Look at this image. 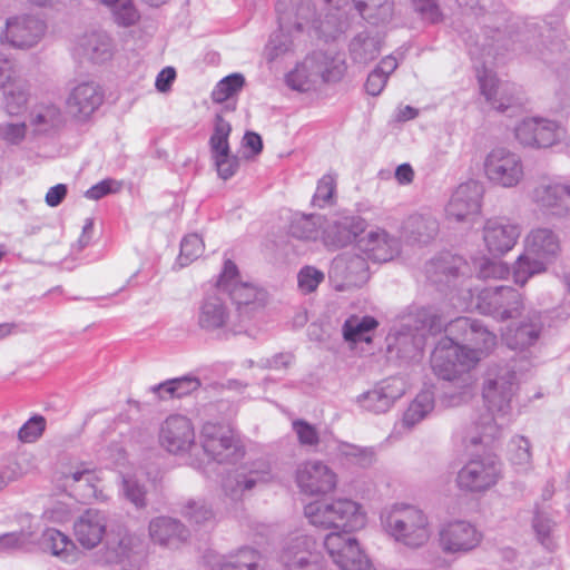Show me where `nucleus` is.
Here are the masks:
<instances>
[{
	"instance_id": "4be33fe9",
	"label": "nucleus",
	"mask_w": 570,
	"mask_h": 570,
	"mask_svg": "<svg viewBox=\"0 0 570 570\" xmlns=\"http://www.w3.org/2000/svg\"><path fill=\"white\" fill-rule=\"evenodd\" d=\"M296 482L301 491L306 494H326L336 488L337 475L324 462L308 460L298 465Z\"/></svg>"
},
{
	"instance_id": "9d476101",
	"label": "nucleus",
	"mask_w": 570,
	"mask_h": 570,
	"mask_svg": "<svg viewBox=\"0 0 570 570\" xmlns=\"http://www.w3.org/2000/svg\"><path fill=\"white\" fill-rule=\"evenodd\" d=\"M204 453L218 463H235L245 454V448L238 433L228 426L207 422L200 432Z\"/></svg>"
},
{
	"instance_id": "bf43d9fd",
	"label": "nucleus",
	"mask_w": 570,
	"mask_h": 570,
	"mask_svg": "<svg viewBox=\"0 0 570 570\" xmlns=\"http://www.w3.org/2000/svg\"><path fill=\"white\" fill-rule=\"evenodd\" d=\"M245 78L240 73H233L222 79L212 92V98L216 102H224L237 94L244 86Z\"/></svg>"
},
{
	"instance_id": "69168bd1",
	"label": "nucleus",
	"mask_w": 570,
	"mask_h": 570,
	"mask_svg": "<svg viewBox=\"0 0 570 570\" xmlns=\"http://www.w3.org/2000/svg\"><path fill=\"white\" fill-rule=\"evenodd\" d=\"M316 7V17L322 20L331 19L335 16L345 21L346 28L348 27L347 20L344 18L343 9L348 4V0H311Z\"/></svg>"
},
{
	"instance_id": "603ef678",
	"label": "nucleus",
	"mask_w": 570,
	"mask_h": 570,
	"mask_svg": "<svg viewBox=\"0 0 570 570\" xmlns=\"http://www.w3.org/2000/svg\"><path fill=\"white\" fill-rule=\"evenodd\" d=\"M122 493L125 498L135 507L142 508L146 505V489L140 483L144 473L137 469L134 471H121Z\"/></svg>"
},
{
	"instance_id": "6ab92c4d",
	"label": "nucleus",
	"mask_w": 570,
	"mask_h": 570,
	"mask_svg": "<svg viewBox=\"0 0 570 570\" xmlns=\"http://www.w3.org/2000/svg\"><path fill=\"white\" fill-rule=\"evenodd\" d=\"M475 307L482 314L507 320L520 312L522 298L520 293L512 287H488L479 293Z\"/></svg>"
},
{
	"instance_id": "1a4fd4ad",
	"label": "nucleus",
	"mask_w": 570,
	"mask_h": 570,
	"mask_svg": "<svg viewBox=\"0 0 570 570\" xmlns=\"http://www.w3.org/2000/svg\"><path fill=\"white\" fill-rule=\"evenodd\" d=\"M436 540L440 550L445 556L460 558L481 546L483 532L469 520L450 519L439 525Z\"/></svg>"
},
{
	"instance_id": "aec40b11",
	"label": "nucleus",
	"mask_w": 570,
	"mask_h": 570,
	"mask_svg": "<svg viewBox=\"0 0 570 570\" xmlns=\"http://www.w3.org/2000/svg\"><path fill=\"white\" fill-rule=\"evenodd\" d=\"M563 134L557 121L544 118H524L514 128L515 139L524 147H551L560 141Z\"/></svg>"
},
{
	"instance_id": "f8f14e48",
	"label": "nucleus",
	"mask_w": 570,
	"mask_h": 570,
	"mask_svg": "<svg viewBox=\"0 0 570 570\" xmlns=\"http://www.w3.org/2000/svg\"><path fill=\"white\" fill-rule=\"evenodd\" d=\"M483 170L492 185L507 189L519 186L525 176L521 156L507 147L492 148L484 158Z\"/></svg>"
},
{
	"instance_id": "a211bd4d",
	"label": "nucleus",
	"mask_w": 570,
	"mask_h": 570,
	"mask_svg": "<svg viewBox=\"0 0 570 570\" xmlns=\"http://www.w3.org/2000/svg\"><path fill=\"white\" fill-rule=\"evenodd\" d=\"M47 26L39 17L28 13L14 14L6 20L0 41L13 48L29 49L39 43Z\"/></svg>"
},
{
	"instance_id": "b1692460",
	"label": "nucleus",
	"mask_w": 570,
	"mask_h": 570,
	"mask_svg": "<svg viewBox=\"0 0 570 570\" xmlns=\"http://www.w3.org/2000/svg\"><path fill=\"white\" fill-rule=\"evenodd\" d=\"M104 90L94 81L72 86L66 98L67 112L78 121H86L104 102Z\"/></svg>"
},
{
	"instance_id": "58836bf2",
	"label": "nucleus",
	"mask_w": 570,
	"mask_h": 570,
	"mask_svg": "<svg viewBox=\"0 0 570 570\" xmlns=\"http://www.w3.org/2000/svg\"><path fill=\"white\" fill-rule=\"evenodd\" d=\"M382 37L379 32L362 31L350 43L351 57L355 62L367 63L381 52Z\"/></svg>"
},
{
	"instance_id": "39448f33",
	"label": "nucleus",
	"mask_w": 570,
	"mask_h": 570,
	"mask_svg": "<svg viewBox=\"0 0 570 570\" xmlns=\"http://www.w3.org/2000/svg\"><path fill=\"white\" fill-rule=\"evenodd\" d=\"M483 350H471L451 337L441 338L431 354V367L444 381L473 374L472 370L484 357Z\"/></svg>"
},
{
	"instance_id": "864d4df0",
	"label": "nucleus",
	"mask_w": 570,
	"mask_h": 570,
	"mask_svg": "<svg viewBox=\"0 0 570 570\" xmlns=\"http://www.w3.org/2000/svg\"><path fill=\"white\" fill-rule=\"evenodd\" d=\"M323 223L324 218L321 215L297 214L291 222L289 233L299 239H312L317 236Z\"/></svg>"
},
{
	"instance_id": "6e6552de",
	"label": "nucleus",
	"mask_w": 570,
	"mask_h": 570,
	"mask_svg": "<svg viewBox=\"0 0 570 570\" xmlns=\"http://www.w3.org/2000/svg\"><path fill=\"white\" fill-rule=\"evenodd\" d=\"M277 559L283 570H325L317 540L303 531L285 538Z\"/></svg>"
},
{
	"instance_id": "473e14b6",
	"label": "nucleus",
	"mask_w": 570,
	"mask_h": 570,
	"mask_svg": "<svg viewBox=\"0 0 570 570\" xmlns=\"http://www.w3.org/2000/svg\"><path fill=\"white\" fill-rule=\"evenodd\" d=\"M39 547L43 552L69 564L77 562L80 554L78 547L68 534L50 527L43 530Z\"/></svg>"
},
{
	"instance_id": "e433bc0d",
	"label": "nucleus",
	"mask_w": 570,
	"mask_h": 570,
	"mask_svg": "<svg viewBox=\"0 0 570 570\" xmlns=\"http://www.w3.org/2000/svg\"><path fill=\"white\" fill-rule=\"evenodd\" d=\"M207 570H261L259 554L254 549L243 548L214 558L208 562Z\"/></svg>"
},
{
	"instance_id": "f704fd0d",
	"label": "nucleus",
	"mask_w": 570,
	"mask_h": 570,
	"mask_svg": "<svg viewBox=\"0 0 570 570\" xmlns=\"http://www.w3.org/2000/svg\"><path fill=\"white\" fill-rule=\"evenodd\" d=\"M366 222L360 216H343L335 219L326 235L334 245L345 247L353 244L365 230Z\"/></svg>"
},
{
	"instance_id": "ea45409f",
	"label": "nucleus",
	"mask_w": 570,
	"mask_h": 570,
	"mask_svg": "<svg viewBox=\"0 0 570 570\" xmlns=\"http://www.w3.org/2000/svg\"><path fill=\"white\" fill-rule=\"evenodd\" d=\"M540 332L541 322L537 317L521 323L514 328H508L503 334V340L511 350L524 351L538 341Z\"/></svg>"
},
{
	"instance_id": "c03bdc74",
	"label": "nucleus",
	"mask_w": 570,
	"mask_h": 570,
	"mask_svg": "<svg viewBox=\"0 0 570 570\" xmlns=\"http://www.w3.org/2000/svg\"><path fill=\"white\" fill-rule=\"evenodd\" d=\"M544 254H554V252L522 253L513 266L514 282L524 285L529 277L543 272L547 266V257Z\"/></svg>"
},
{
	"instance_id": "bb28decb",
	"label": "nucleus",
	"mask_w": 570,
	"mask_h": 570,
	"mask_svg": "<svg viewBox=\"0 0 570 570\" xmlns=\"http://www.w3.org/2000/svg\"><path fill=\"white\" fill-rule=\"evenodd\" d=\"M196 320L199 328L207 333H215L219 337H227L232 333L229 308L217 295H207L200 302Z\"/></svg>"
},
{
	"instance_id": "2eb2a0df",
	"label": "nucleus",
	"mask_w": 570,
	"mask_h": 570,
	"mask_svg": "<svg viewBox=\"0 0 570 570\" xmlns=\"http://www.w3.org/2000/svg\"><path fill=\"white\" fill-rule=\"evenodd\" d=\"M354 532H330L324 547L332 561L341 570H374Z\"/></svg>"
},
{
	"instance_id": "c85d7f7f",
	"label": "nucleus",
	"mask_w": 570,
	"mask_h": 570,
	"mask_svg": "<svg viewBox=\"0 0 570 570\" xmlns=\"http://www.w3.org/2000/svg\"><path fill=\"white\" fill-rule=\"evenodd\" d=\"M108 518L104 511L87 509L73 522V534L78 543L87 549H95L104 539Z\"/></svg>"
},
{
	"instance_id": "c9c22d12",
	"label": "nucleus",
	"mask_w": 570,
	"mask_h": 570,
	"mask_svg": "<svg viewBox=\"0 0 570 570\" xmlns=\"http://www.w3.org/2000/svg\"><path fill=\"white\" fill-rule=\"evenodd\" d=\"M62 124V114L59 107L52 104L37 105L28 116L30 135L37 137L55 130Z\"/></svg>"
},
{
	"instance_id": "de8ad7c7",
	"label": "nucleus",
	"mask_w": 570,
	"mask_h": 570,
	"mask_svg": "<svg viewBox=\"0 0 570 570\" xmlns=\"http://www.w3.org/2000/svg\"><path fill=\"white\" fill-rule=\"evenodd\" d=\"M434 409V393L430 387L422 390L411 402L403 415V423L413 426L426 417Z\"/></svg>"
},
{
	"instance_id": "09e8293b",
	"label": "nucleus",
	"mask_w": 570,
	"mask_h": 570,
	"mask_svg": "<svg viewBox=\"0 0 570 570\" xmlns=\"http://www.w3.org/2000/svg\"><path fill=\"white\" fill-rule=\"evenodd\" d=\"M101 474L102 472L100 470L90 469L85 463H80L75 468H68L61 471V475L66 483H69V481H72L73 483L83 481L92 488V495L95 498L105 500L106 497L104 495L102 490L97 489L98 483L102 481Z\"/></svg>"
},
{
	"instance_id": "7c9ffc66",
	"label": "nucleus",
	"mask_w": 570,
	"mask_h": 570,
	"mask_svg": "<svg viewBox=\"0 0 570 570\" xmlns=\"http://www.w3.org/2000/svg\"><path fill=\"white\" fill-rule=\"evenodd\" d=\"M520 235V225L503 218H490L483 226L487 249H513Z\"/></svg>"
},
{
	"instance_id": "72a5a7b5",
	"label": "nucleus",
	"mask_w": 570,
	"mask_h": 570,
	"mask_svg": "<svg viewBox=\"0 0 570 570\" xmlns=\"http://www.w3.org/2000/svg\"><path fill=\"white\" fill-rule=\"evenodd\" d=\"M439 230L438 222L432 217L413 215L403 227V237L407 246H429Z\"/></svg>"
},
{
	"instance_id": "8fccbe9b",
	"label": "nucleus",
	"mask_w": 570,
	"mask_h": 570,
	"mask_svg": "<svg viewBox=\"0 0 570 570\" xmlns=\"http://www.w3.org/2000/svg\"><path fill=\"white\" fill-rule=\"evenodd\" d=\"M524 249H559L560 234L544 226H538L528 232L523 239Z\"/></svg>"
},
{
	"instance_id": "5701e85b",
	"label": "nucleus",
	"mask_w": 570,
	"mask_h": 570,
	"mask_svg": "<svg viewBox=\"0 0 570 570\" xmlns=\"http://www.w3.org/2000/svg\"><path fill=\"white\" fill-rule=\"evenodd\" d=\"M159 441L173 454H184L196 448L191 421L184 415H171L161 424Z\"/></svg>"
},
{
	"instance_id": "9b49d317",
	"label": "nucleus",
	"mask_w": 570,
	"mask_h": 570,
	"mask_svg": "<svg viewBox=\"0 0 570 570\" xmlns=\"http://www.w3.org/2000/svg\"><path fill=\"white\" fill-rule=\"evenodd\" d=\"M548 35L542 31L538 32L537 23L525 24L522 30L515 35L518 42L525 46L530 51L538 53L546 62L556 63L553 56L564 58L566 62L556 68L558 78L570 86V50H567L561 40L550 39L551 32L546 28Z\"/></svg>"
},
{
	"instance_id": "a18cd8bd",
	"label": "nucleus",
	"mask_w": 570,
	"mask_h": 570,
	"mask_svg": "<svg viewBox=\"0 0 570 570\" xmlns=\"http://www.w3.org/2000/svg\"><path fill=\"white\" fill-rule=\"evenodd\" d=\"M379 326V322L373 316H350L343 325V337L346 342L358 343L372 341V333Z\"/></svg>"
},
{
	"instance_id": "f3484780",
	"label": "nucleus",
	"mask_w": 570,
	"mask_h": 570,
	"mask_svg": "<svg viewBox=\"0 0 570 570\" xmlns=\"http://www.w3.org/2000/svg\"><path fill=\"white\" fill-rule=\"evenodd\" d=\"M501 478V464L493 456H475L459 471L458 487L470 492H484Z\"/></svg>"
},
{
	"instance_id": "f03ea898",
	"label": "nucleus",
	"mask_w": 570,
	"mask_h": 570,
	"mask_svg": "<svg viewBox=\"0 0 570 570\" xmlns=\"http://www.w3.org/2000/svg\"><path fill=\"white\" fill-rule=\"evenodd\" d=\"M518 385L514 365L507 363L488 370L482 385L487 412L468 428L465 443L489 445L501 436L502 430L512 420V400Z\"/></svg>"
},
{
	"instance_id": "7ed1b4c3",
	"label": "nucleus",
	"mask_w": 570,
	"mask_h": 570,
	"mask_svg": "<svg viewBox=\"0 0 570 570\" xmlns=\"http://www.w3.org/2000/svg\"><path fill=\"white\" fill-rule=\"evenodd\" d=\"M380 525L390 540L411 550L425 547L433 534L428 513L406 502L385 505L380 512Z\"/></svg>"
},
{
	"instance_id": "a19ab883",
	"label": "nucleus",
	"mask_w": 570,
	"mask_h": 570,
	"mask_svg": "<svg viewBox=\"0 0 570 570\" xmlns=\"http://www.w3.org/2000/svg\"><path fill=\"white\" fill-rule=\"evenodd\" d=\"M180 514L194 525H212L216 522L218 511L206 498L188 499L180 509Z\"/></svg>"
},
{
	"instance_id": "6e6d98bb",
	"label": "nucleus",
	"mask_w": 570,
	"mask_h": 570,
	"mask_svg": "<svg viewBox=\"0 0 570 570\" xmlns=\"http://www.w3.org/2000/svg\"><path fill=\"white\" fill-rule=\"evenodd\" d=\"M134 538L128 533H119L117 538H108L105 546V561L120 563L129 557Z\"/></svg>"
},
{
	"instance_id": "393cba45",
	"label": "nucleus",
	"mask_w": 570,
	"mask_h": 570,
	"mask_svg": "<svg viewBox=\"0 0 570 570\" xmlns=\"http://www.w3.org/2000/svg\"><path fill=\"white\" fill-rule=\"evenodd\" d=\"M448 336L454 342L463 341L471 343V350H483L487 355L497 344V336L482 323L470 317H458L450 322L445 328Z\"/></svg>"
},
{
	"instance_id": "c756f323",
	"label": "nucleus",
	"mask_w": 570,
	"mask_h": 570,
	"mask_svg": "<svg viewBox=\"0 0 570 570\" xmlns=\"http://www.w3.org/2000/svg\"><path fill=\"white\" fill-rule=\"evenodd\" d=\"M404 393V384L400 379H389L381 382L373 390L357 397L360 406L368 412L384 413Z\"/></svg>"
},
{
	"instance_id": "79ce46f5",
	"label": "nucleus",
	"mask_w": 570,
	"mask_h": 570,
	"mask_svg": "<svg viewBox=\"0 0 570 570\" xmlns=\"http://www.w3.org/2000/svg\"><path fill=\"white\" fill-rule=\"evenodd\" d=\"M338 460L361 469L372 466L376 461V452L372 446H361L348 442H338L335 448Z\"/></svg>"
},
{
	"instance_id": "3c124183",
	"label": "nucleus",
	"mask_w": 570,
	"mask_h": 570,
	"mask_svg": "<svg viewBox=\"0 0 570 570\" xmlns=\"http://www.w3.org/2000/svg\"><path fill=\"white\" fill-rule=\"evenodd\" d=\"M83 53L94 62H104L111 57V41L104 32H91L81 41Z\"/></svg>"
},
{
	"instance_id": "338daca9",
	"label": "nucleus",
	"mask_w": 570,
	"mask_h": 570,
	"mask_svg": "<svg viewBox=\"0 0 570 570\" xmlns=\"http://www.w3.org/2000/svg\"><path fill=\"white\" fill-rule=\"evenodd\" d=\"M510 273L509 266L499 257H482L479 261V276L481 278H505Z\"/></svg>"
},
{
	"instance_id": "37998d69",
	"label": "nucleus",
	"mask_w": 570,
	"mask_h": 570,
	"mask_svg": "<svg viewBox=\"0 0 570 570\" xmlns=\"http://www.w3.org/2000/svg\"><path fill=\"white\" fill-rule=\"evenodd\" d=\"M354 7L361 17L371 24H385L394 13L392 0H353Z\"/></svg>"
},
{
	"instance_id": "dca6fc26",
	"label": "nucleus",
	"mask_w": 570,
	"mask_h": 570,
	"mask_svg": "<svg viewBox=\"0 0 570 570\" xmlns=\"http://www.w3.org/2000/svg\"><path fill=\"white\" fill-rule=\"evenodd\" d=\"M487 59L482 61L481 66L475 63L480 94L484 97L485 102L499 112L519 107L521 102L515 85L499 80L493 70L487 67Z\"/></svg>"
},
{
	"instance_id": "4c0bfd02",
	"label": "nucleus",
	"mask_w": 570,
	"mask_h": 570,
	"mask_svg": "<svg viewBox=\"0 0 570 570\" xmlns=\"http://www.w3.org/2000/svg\"><path fill=\"white\" fill-rule=\"evenodd\" d=\"M476 376L465 374L462 379L449 381L452 385L440 396V405L450 409L468 404L475 395Z\"/></svg>"
},
{
	"instance_id": "5fc2aeb1",
	"label": "nucleus",
	"mask_w": 570,
	"mask_h": 570,
	"mask_svg": "<svg viewBox=\"0 0 570 570\" xmlns=\"http://www.w3.org/2000/svg\"><path fill=\"white\" fill-rule=\"evenodd\" d=\"M508 459L517 471H527L531 468V444L521 435L513 436L508 445Z\"/></svg>"
},
{
	"instance_id": "0eeeda50",
	"label": "nucleus",
	"mask_w": 570,
	"mask_h": 570,
	"mask_svg": "<svg viewBox=\"0 0 570 570\" xmlns=\"http://www.w3.org/2000/svg\"><path fill=\"white\" fill-rule=\"evenodd\" d=\"M367 259L372 262H389L393 259L392 252H344L337 255L331 264L328 277L336 291L361 287L368 278Z\"/></svg>"
},
{
	"instance_id": "f257e3e1",
	"label": "nucleus",
	"mask_w": 570,
	"mask_h": 570,
	"mask_svg": "<svg viewBox=\"0 0 570 570\" xmlns=\"http://www.w3.org/2000/svg\"><path fill=\"white\" fill-rule=\"evenodd\" d=\"M276 13L279 30L271 37L265 48L268 61L299 49L305 43V33L314 31L317 37L328 41L346 30L345 21L335 16L327 20L317 18L316 7L311 0H277Z\"/></svg>"
},
{
	"instance_id": "052dcab7",
	"label": "nucleus",
	"mask_w": 570,
	"mask_h": 570,
	"mask_svg": "<svg viewBox=\"0 0 570 570\" xmlns=\"http://www.w3.org/2000/svg\"><path fill=\"white\" fill-rule=\"evenodd\" d=\"M47 428V420L40 414L32 415L18 431V440L22 443L38 441Z\"/></svg>"
},
{
	"instance_id": "49530a36",
	"label": "nucleus",
	"mask_w": 570,
	"mask_h": 570,
	"mask_svg": "<svg viewBox=\"0 0 570 570\" xmlns=\"http://www.w3.org/2000/svg\"><path fill=\"white\" fill-rule=\"evenodd\" d=\"M29 86L23 80L13 81L10 87L3 89V109L10 116L22 115L29 104Z\"/></svg>"
},
{
	"instance_id": "4468645a",
	"label": "nucleus",
	"mask_w": 570,
	"mask_h": 570,
	"mask_svg": "<svg viewBox=\"0 0 570 570\" xmlns=\"http://www.w3.org/2000/svg\"><path fill=\"white\" fill-rule=\"evenodd\" d=\"M273 478L271 463L259 459L228 471L223 479L222 489L226 498L237 502L243 499L246 491H250L259 483L269 482Z\"/></svg>"
},
{
	"instance_id": "cd10ccee",
	"label": "nucleus",
	"mask_w": 570,
	"mask_h": 570,
	"mask_svg": "<svg viewBox=\"0 0 570 570\" xmlns=\"http://www.w3.org/2000/svg\"><path fill=\"white\" fill-rule=\"evenodd\" d=\"M532 200L550 215L566 216L570 213V185L560 181L539 184L532 191Z\"/></svg>"
},
{
	"instance_id": "680f3d73",
	"label": "nucleus",
	"mask_w": 570,
	"mask_h": 570,
	"mask_svg": "<svg viewBox=\"0 0 570 570\" xmlns=\"http://www.w3.org/2000/svg\"><path fill=\"white\" fill-rule=\"evenodd\" d=\"M30 134L28 125L24 121H3L0 122V139L7 145H19Z\"/></svg>"
},
{
	"instance_id": "0e129e2a",
	"label": "nucleus",
	"mask_w": 570,
	"mask_h": 570,
	"mask_svg": "<svg viewBox=\"0 0 570 570\" xmlns=\"http://www.w3.org/2000/svg\"><path fill=\"white\" fill-rule=\"evenodd\" d=\"M32 542L33 531L31 530L4 533L0 535V552H10L23 549Z\"/></svg>"
},
{
	"instance_id": "4d7b16f0",
	"label": "nucleus",
	"mask_w": 570,
	"mask_h": 570,
	"mask_svg": "<svg viewBox=\"0 0 570 570\" xmlns=\"http://www.w3.org/2000/svg\"><path fill=\"white\" fill-rule=\"evenodd\" d=\"M556 522L543 511L537 510L532 520V529L537 540L548 550H552L554 543Z\"/></svg>"
},
{
	"instance_id": "a878e982",
	"label": "nucleus",
	"mask_w": 570,
	"mask_h": 570,
	"mask_svg": "<svg viewBox=\"0 0 570 570\" xmlns=\"http://www.w3.org/2000/svg\"><path fill=\"white\" fill-rule=\"evenodd\" d=\"M483 187L476 180L461 184L452 194L446 206V216L451 220L465 222L478 215L481 209Z\"/></svg>"
},
{
	"instance_id": "774afa93",
	"label": "nucleus",
	"mask_w": 570,
	"mask_h": 570,
	"mask_svg": "<svg viewBox=\"0 0 570 570\" xmlns=\"http://www.w3.org/2000/svg\"><path fill=\"white\" fill-rule=\"evenodd\" d=\"M324 274L313 266H304L297 274L298 289L303 294L314 292L323 282Z\"/></svg>"
},
{
	"instance_id": "ddd939ff",
	"label": "nucleus",
	"mask_w": 570,
	"mask_h": 570,
	"mask_svg": "<svg viewBox=\"0 0 570 570\" xmlns=\"http://www.w3.org/2000/svg\"><path fill=\"white\" fill-rule=\"evenodd\" d=\"M216 286L229 295L240 313L254 311L266 301V292L253 283L243 282L237 266L229 259L225 261Z\"/></svg>"
},
{
	"instance_id": "20e7f679",
	"label": "nucleus",
	"mask_w": 570,
	"mask_h": 570,
	"mask_svg": "<svg viewBox=\"0 0 570 570\" xmlns=\"http://www.w3.org/2000/svg\"><path fill=\"white\" fill-rule=\"evenodd\" d=\"M304 515L312 525L332 532H357L367 524L363 504L344 497L309 502Z\"/></svg>"
},
{
	"instance_id": "e2e57ef3",
	"label": "nucleus",
	"mask_w": 570,
	"mask_h": 570,
	"mask_svg": "<svg viewBox=\"0 0 570 570\" xmlns=\"http://www.w3.org/2000/svg\"><path fill=\"white\" fill-rule=\"evenodd\" d=\"M117 24L129 27L139 19V13L131 0H118L109 8Z\"/></svg>"
},
{
	"instance_id": "423d86ee",
	"label": "nucleus",
	"mask_w": 570,
	"mask_h": 570,
	"mask_svg": "<svg viewBox=\"0 0 570 570\" xmlns=\"http://www.w3.org/2000/svg\"><path fill=\"white\" fill-rule=\"evenodd\" d=\"M343 73L344 65L341 60L323 51H315L289 71L285 81L291 89L307 92L324 82L337 81Z\"/></svg>"
},
{
	"instance_id": "2f4dec72",
	"label": "nucleus",
	"mask_w": 570,
	"mask_h": 570,
	"mask_svg": "<svg viewBox=\"0 0 570 570\" xmlns=\"http://www.w3.org/2000/svg\"><path fill=\"white\" fill-rule=\"evenodd\" d=\"M149 537L155 544L177 548L189 537V530L179 520L170 517H157L149 522Z\"/></svg>"
},
{
	"instance_id": "13d9d810",
	"label": "nucleus",
	"mask_w": 570,
	"mask_h": 570,
	"mask_svg": "<svg viewBox=\"0 0 570 570\" xmlns=\"http://www.w3.org/2000/svg\"><path fill=\"white\" fill-rule=\"evenodd\" d=\"M199 386L200 382L197 377L184 376L161 383L157 386V390L160 392L161 397L165 394L171 397H183L196 391Z\"/></svg>"
},
{
	"instance_id": "412c9836",
	"label": "nucleus",
	"mask_w": 570,
	"mask_h": 570,
	"mask_svg": "<svg viewBox=\"0 0 570 570\" xmlns=\"http://www.w3.org/2000/svg\"><path fill=\"white\" fill-rule=\"evenodd\" d=\"M230 131V124L223 116L216 115L209 147L218 176L224 180L234 176L239 166L238 158L230 154L228 142Z\"/></svg>"
}]
</instances>
